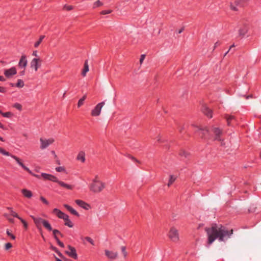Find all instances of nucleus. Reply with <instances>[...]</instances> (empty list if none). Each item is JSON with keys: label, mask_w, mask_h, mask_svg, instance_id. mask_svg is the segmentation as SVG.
<instances>
[{"label": "nucleus", "mask_w": 261, "mask_h": 261, "mask_svg": "<svg viewBox=\"0 0 261 261\" xmlns=\"http://www.w3.org/2000/svg\"><path fill=\"white\" fill-rule=\"evenodd\" d=\"M205 231L207 237V244H212L216 239L219 241L225 242L233 233V230H229L222 225L213 224L209 227H205Z\"/></svg>", "instance_id": "nucleus-1"}, {"label": "nucleus", "mask_w": 261, "mask_h": 261, "mask_svg": "<svg viewBox=\"0 0 261 261\" xmlns=\"http://www.w3.org/2000/svg\"><path fill=\"white\" fill-rule=\"evenodd\" d=\"M106 187V184L100 180L98 176H96L92 180V182L89 185V190L95 193L101 192Z\"/></svg>", "instance_id": "nucleus-2"}, {"label": "nucleus", "mask_w": 261, "mask_h": 261, "mask_svg": "<svg viewBox=\"0 0 261 261\" xmlns=\"http://www.w3.org/2000/svg\"><path fill=\"white\" fill-rule=\"evenodd\" d=\"M168 237L173 242H178L179 241V234L178 229L174 227H171L168 233Z\"/></svg>", "instance_id": "nucleus-3"}, {"label": "nucleus", "mask_w": 261, "mask_h": 261, "mask_svg": "<svg viewBox=\"0 0 261 261\" xmlns=\"http://www.w3.org/2000/svg\"><path fill=\"white\" fill-rule=\"evenodd\" d=\"M105 105V102L104 101L98 103L91 111V115L94 117L99 116L101 113V109Z\"/></svg>", "instance_id": "nucleus-4"}, {"label": "nucleus", "mask_w": 261, "mask_h": 261, "mask_svg": "<svg viewBox=\"0 0 261 261\" xmlns=\"http://www.w3.org/2000/svg\"><path fill=\"white\" fill-rule=\"evenodd\" d=\"M55 141L54 139L49 138L48 139H44L42 138H40V142L41 143L40 148L41 149H44L47 148L49 145L51 144Z\"/></svg>", "instance_id": "nucleus-5"}, {"label": "nucleus", "mask_w": 261, "mask_h": 261, "mask_svg": "<svg viewBox=\"0 0 261 261\" xmlns=\"http://www.w3.org/2000/svg\"><path fill=\"white\" fill-rule=\"evenodd\" d=\"M213 132L214 134V139L215 140L222 142L223 139H222V130L220 129L219 128L217 127H214L213 128Z\"/></svg>", "instance_id": "nucleus-6"}, {"label": "nucleus", "mask_w": 261, "mask_h": 261, "mask_svg": "<svg viewBox=\"0 0 261 261\" xmlns=\"http://www.w3.org/2000/svg\"><path fill=\"white\" fill-rule=\"evenodd\" d=\"M42 60L40 58H34L30 63L31 67L37 71L41 66Z\"/></svg>", "instance_id": "nucleus-7"}, {"label": "nucleus", "mask_w": 261, "mask_h": 261, "mask_svg": "<svg viewBox=\"0 0 261 261\" xmlns=\"http://www.w3.org/2000/svg\"><path fill=\"white\" fill-rule=\"evenodd\" d=\"M32 219L33 220L36 226V227L39 229L40 230H41V224H43L44 222L45 221V219H43L40 217H35L33 216H30Z\"/></svg>", "instance_id": "nucleus-8"}, {"label": "nucleus", "mask_w": 261, "mask_h": 261, "mask_svg": "<svg viewBox=\"0 0 261 261\" xmlns=\"http://www.w3.org/2000/svg\"><path fill=\"white\" fill-rule=\"evenodd\" d=\"M11 156L14 159L17 163L21 166L23 169H24L25 171H28L30 174H32V171L28 168L22 162L21 160L18 158L17 156L11 155Z\"/></svg>", "instance_id": "nucleus-9"}, {"label": "nucleus", "mask_w": 261, "mask_h": 261, "mask_svg": "<svg viewBox=\"0 0 261 261\" xmlns=\"http://www.w3.org/2000/svg\"><path fill=\"white\" fill-rule=\"evenodd\" d=\"M68 248L69 250L66 251V253L67 254L71 257H72L74 259H76L77 257V255L75 248L71 247L70 245L68 246Z\"/></svg>", "instance_id": "nucleus-10"}, {"label": "nucleus", "mask_w": 261, "mask_h": 261, "mask_svg": "<svg viewBox=\"0 0 261 261\" xmlns=\"http://www.w3.org/2000/svg\"><path fill=\"white\" fill-rule=\"evenodd\" d=\"M41 176L45 179L54 181L58 184H59V182L60 181L56 177L51 174L42 173L41 174Z\"/></svg>", "instance_id": "nucleus-11"}, {"label": "nucleus", "mask_w": 261, "mask_h": 261, "mask_svg": "<svg viewBox=\"0 0 261 261\" xmlns=\"http://www.w3.org/2000/svg\"><path fill=\"white\" fill-rule=\"evenodd\" d=\"M247 0H236L234 2V4L233 5L232 3L230 4V8L231 10L233 11H237L238 9L236 6H240L242 7L243 6V4L245 3Z\"/></svg>", "instance_id": "nucleus-12"}, {"label": "nucleus", "mask_w": 261, "mask_h": 261, "mask_svg": "<svg viewBox=\"0 0 261 261\" xmlns=\"http://www.w3.org/2000/svg\"><path fill=\"white\" fill-rule=\"evenodd\" d=\"M105 255L109 259H115L118 257V254L117 252H113L108 250H105Z\"/></svg>", "instance_id": "nucleus-13"}, {"label": "nucleus", "mask_w": 261, "mask_h": 261, "mask_svg": "<svg viewBox=\"0 0 261 261\" xmlns=\"http://www.w3.org/2000/svg\"><path fill=\"white\" fill-rule=\"evenodd\" d=\"M16 69L14 67H13L9 69L5 70L4 71V74L8 78L10 77L12 75L16 74Z\"/></svg>", "instance_id": "nucleus-14"}, {"label": "nucleus", "mask_w": 261, "mask_h": 261, "mask_svg": "<svg viewBox=\"0 0 261 261\" xmlns=\"http://www.w3.org/2000/svg\"><path fill=\"white\" fill-rule=\"evenodd\" d=\"M28 61L25 55H22L18 63V66L23 69H25L27 65Z\"/></svg>", "instance_id": "nucleus-15"}, {"label": "nucleus", "mask_w": 261, "mask_h": 261, "mask_svg": "<svg viewBox=\"0 0 261 261\" xmlns=\"http://www.w3.org/2000/svg\"><path fill=\"white\" fill-rule=\"evenodd\" d=\"M75 202L79 206L82 207L85 210H88L90 208V206L89 204L82 200L76 199Z\"/></svg>", "instance_id": "nucleus-16"}, {"label": "nucleus", "mask_w": 261, "mask_h": 261, "mask_svg": "<svg viewBox=\"0 0 261 261\" xmlns=\"http://www.w3.org/2000/svg\"><path fill=\"white\" fill-rule=\"evenodd\" d=\"M53 213L55 214L57 216V217L60 219H63V220L67 219V215L64 214L58 208L54 209Z\"/></svg>", "instance_id": "nucleus-17"}, {"label": "nucleus", "mask_w": 261, "mask_h": 261, "mask_svg": "<svg viewBox=\"0 0 261 261\" xmlns=\"http://www.w3.org/2000/svg\"><path fill=\"white\" fill-rule=\"evenodd\" d=\"M202 111L203 113L207 117L210 118L212 117V110L209 109L207 106H203L202 107Z\"/></svg>", "instance_id": "nucleus-18"}, {"label": "nucleus", "mask_w": 261, "mask_h": 261, "mask_svg": "<svg viewBox=\"0 0 261 261\" xmlns=\"http://www.w3.org/2000/svg\"><path fill=\"white\" fill-rule=\"evenodd\" d=\"M198 129V132L199 133V135L201 137L203 138L205 136V134L208 133V130L206 127H201L196 126Z\"/></svg>", "instance_id": "nucleus-19"}, {"label": "nucleus", "mask_w": 261, "mask_h": 261, "mask_svg": "<svg viewBox=\"0 0 261 261\" xmlns=\"http://www.w3.org/2000/svg\"><path fill=\"white\" fill-rule=\"evenodd\" d=\"M21 193L23 195L27 198H31L33 196L32 192L27 189H22Z\"/></svg>", "instance_id": "nucleus-20"}, {"label": "nucleus", "mask_w": 261, "mask_h": 261, "mask_svg": "<svg viewBox=\"0 0 261 261\" xmlns=\"http://www.w3.org/2000/svg\"><path fill=\"white\" fill-rule=\"evenodd\" d=\"M76 159L79 161H81L82 163L85 162V153L83 151H81L79 152Z\"/></svg>", "instance_id": "nucleus-21"}, {"label": "nucleus", "mask_w": 261, "mask_h": 261, "mask_svg": "<svg viewBox=\"0 0 261 261\" xmlns=\"http://www.w3.org/2000/svg\"><path fill=\"white\" fill-rule=\"evenodd\" d=\"M247 27L246 26H244L240 28L239 30V36L241 37H243L245 36V35L247 33Z\"/></svg>", "instance_id": "nucleus-22"}, {"label": "nucleus", "mask_w": 261, "mask_h": 261, "mask_svg": "<svg viewBox=\"0 0 261 261\" xmlns=\"http://www.w3.org/2000/svg\"><path fill=\"white\" fill-rule=\"evenodd\" d=\"M64 206L68 211H69L72 214H73V215H74L75 216H79V213L75 210H74L72 207H71L70 206L65 204L64 205Z\"/></svg>", "instance_id": "nucleus-23"}, {"label": "nucleus", "mask_w": 261, "mask_h": 261, "mask_svg": "<svg viewBox=\"0 0 261 261\" xmlns=\"http://www.w3.org/2000/svg\"><path fill=\"white\" fill-rule=\"evenodd\" d=\"M89 66L88 64V61H86L84 64V69H83V71L82 72V75L83 76H85L86 75L87 72L89 71Z\"/></svg>", "instance_id": "nucleus-24"}, {"label": "nucleus", "mask_w": 261, "mask_h": 261, "mask_svg": "<svg viewBox=\"0 0 261 261\" xmlns=\"http://www.w3.org/2000/svg\"><path fill=\"white\" fill-rule=\"evenodd\" d=\"M177 176L174 175H170L169 176V179L167 184L168 187H170L171 185L176 180Z\"/></svg>", "instance_id": "nucleus-25"}, {"label": "nucleus", "mask_w": 261, "mask_h": 261, "mask_svg": "<svg viewBox=\"0 0 261 261\" xmlns=\"http://www.w3.org/2000/svg\"><path fill=\"white\" fill-rule=\"evenodd\" d=\"M59 184L63 187H64L67 189H69V190H72L73 189V186H72V185H68V184H67L62 181H60L59 182Z\"/></svg>", "instance_id": "nucleus-26"}, {"label": "nucleus", "mask_w": 261, "mask_h": 261, "mask_svg": "<svg viewBox=\"0 0 261 261\" xmlns=\"http://www.w3.org/2000/svg\"><path fill=\"white\" fill-rule=\"evenodd\" d=\"M42 225L47 230L51 231L53 230L51 225L47 220H45Z\"/></svg>", "instance_id": "nucleus-27"}, {"label": "nucleus", "mask_w": 261, "mask_h": 261, "mask_svg": "<svg viewBox=\"0 0 261 261\" xmlns=\"http://www.w3.org/2000/svg\"><path fill=\"white\" fill-rule=\"evenodd\" d=\"M179 155H180L181 157H184L185 158H187L190 155V153L185 150H180L179 152Z\"/></svg>", "instance_id": "nucleus-28"}, {"label": "nucleus", "mask_w": 261, "mask_h": 261, "mask_svg": "<svg viewBox=\"0 0 261 261\" xmlns=\"http://www.w3.org/2000/svg\"><path fill=\"white\" fill-rule=\"evenodd\" d=\"M64 220L65 222V225L71 228L73 227V224L71 222V221L69 219V217L68 215L67 216V219H64Z\"/></svg>", "instance_id": "nucleus-29"}, {"label": "nucleus", "mask_w": 261, "mask_h": 261, "mask_svg": "<svg viewBox=\"0 0 261 261\" xmlns=\"http://www.w3.org/2000/svg\"><path fill=\"white\" fill-rule=\"evenodd\" d=\"M45 36L42 35L40 37V38L38 41L36 42L34 44V47L37 48L39 46L41 42H42V40L44 38Z\"/></svg>", "instance_id": "nucleus-30"}, {"label": "nucleus", "mask_w": 261, "mask_h": 261, "mask_svg": "<svg viewBox=\"0 0 261 261\" xmlns=\"http://www.w3.org/2000/svg\"><path fill=\"white\" fill-rule=\"evenodd\" d=\"M86 98V95H85L79 100V102L77 103V107L79 108L83 105L84 101L85 100Z\"/></svg>", "instance_id": "nucleus-31"}, {"label": "nucleus", "mask_w": 261, "mask_h": 261, "mask_svg": "<svg viewBox=\"0 0 261 261\" xmlns=\"http://www.w3.org/2000/svg\"><path fill=\"white\" fill-rule=\"evenodd\" d=\"M16 86L18 88H22L24 86V82L21 80H18Z\"/></svg>", "instance_id": "nucleus-32"}, {"label": "nucleus", "mask_w": 261, "mask_h": 261, "mask_svg": "<svg viewBox=\"0 0 261 261\" xmlns=\"http://www.w3.org/2000/svg\"><path fill=\"white\" fill-rule=\"evenodd\" d=\"M103 5L102 3H101L100 1L97 0L93 4V8H95L98 7H100Z\"/></svg>", "instance_id": "nucleus-33"}, {"label": "nucleus", "mask_w": 261, "mask_h": 261, "mask_svg": "<svg viewBox=\"0 0 261 261\" xmlns=\"http://www.w3.org/2000/svg\"><path fill=\"white\" fill-rule=\"evenodd\" d=\"M121 251L124 257L125 258L127 255V253L126 251V247L125 246H122L121 247Z\"/></svg>", "instance_id": "nucleus-34"}, {"label": "nucleus", "mask_w": 261, "mask_h": 261, "mask_svg": "<svg viewBox=\"0 0 261 261\" xmlns=\"http://www.w3.org/2000/svg\"><path fill=\"white\" fill-rule=\"evenodd\" d=\"M8 209L10 210V212H11V215L12 216H13V217H16V218H18V219H19V218H20V217L18 215V214H17L16 213H15V212H14V211L12 210V209L11 208L9 207V208H8Z\"/></svg>", "instance_id": "nucleus-35"}, {"label": "nucleus", "mask_w": 261, "mask_h": 261, "mask_svg": "<svg viewBox=\"0 0 261 261\" xmlns=\"http://www.w3.org/2000/svg\"><path fill=\"white\" fill-rule=\"evenodd\" d=\"M0 152L2 153L4 155H7V156H11L12 154H10L9 152L6 151L2 148L0 147Z\"/></svg>", "instance_id": "nucleus-36"}, {"label": "nucleus", "mask_w": 261, "mask_h": 261, "mask_svg": "<svg viewBox=\"0 0 261 261\" xmlns=\"http://www.w3.org/2000/svg\"><path fill=\"white\" fill-rule=\"evenodd\" d=\"M51 231H53L54 237H57V234H60L62 236V233L57 229H53Z\"/></svg>", "instance_id": "nucleus-37"}, {"label": "nucleus", "mask_w": 261, "mask_h": 261, "mask_svg": "<svg viewBox=\"0 0 261 261\" xmlns=\"http://www.w3.org/2000/svg\"><path fill=\"white\" fill-rule=\"evenodd\" d=\"M12 115H13V114H12V113H11L10 112L4 113L3 114V116L4 117H7V118H10L12 116Z\"/></svg>", "instance_id": "nucleus-38"}, {"label": "nucleus", "mask_w": 261, "mask_h": 261, "mask_svg": "<svg viewBox=\"0 0 261 261\" xmlns=\"http://www.w3.org/2000/svg\"><path fill=\"white\" fill-rule=\"evenodd\" d=\"M6 233L8 236L11 237L12 240H15V237L10 231L9 230L7 229L6 231Z\"/></svg>", "instance_id": "nucleus-39"}, {"label": "nucleus", "mask_w": 261, "mask_h": 261, "mask_svg": "<svg viewBox=\"0 0 261 261\" xmlns=\"http://www.w3.org/2000/svg\"><path fill=\"white\" fill-rule=\"evenodd\" d=\"M12 247V245L10 243H7L5 245V249L8 250Z\"/></svg>", "instance_id": "nucleus-40"}, {"label": "nucleus", "mask_w": 261, "mask_h": 261, "mask_svg": "<svg viewBox=\"0 0 261 261\" xmlns=\"http://www.w3.org/2000/svg\"><path fill=\"white\" fill-rule=\"evenodd\" d=\"M57 172H65V169L64 167H59L56 168Z\"/></svg>", "instance_id": "nucleus-41"}, {"label": "nucleus", "mask_w": 261, "mask_h": 261, "mask_svg": "<svg viewBox=\"0 0 261 261\" xmlns=\"http://www.w3.org/2000/svg\"><path fill=\"white\" fill-rule=\"evenodd\" d=\"M19 220H20V221L22 222V223L23 224L24 228L25 229H27L28 228V224L26 222V221H25L23 219H22L21 218H19Z\"/></svg>", "instance_id": "nucleus-42"}, {"label": "nucleus", "mask_w": 261, "mask_h": 261, "mask_svg": "<svg viewBox=\"0 0 261 261\" xmlns=\"http://www.w3.org/2000/svg\"><path fill=\"white\" fill-rule=\"evenodd\" d=\"M14 107L19 110H21L22 106L20 104L16 103L14 104Z\"/></svg>", "instance_id": "nucleus-43"}, {"label": "nucleus", "mask_w": 261, "mask_h": 261, "mask_svg": "<svg viewBox=\"0 0 261 261\" xmlns=\"http://www.w3.org/2000/svg\"><path fill=\"white\" fill-rule=\"evenodd\" d=\"M112 12V10H103L100 13L102 15H106L108 14H110Z\"/></svg>", "instance_id": "nucleus-44"}, {"label": "nucleus", "mask_w": 261, "mask_h": 261, "mask_svg": "<svg viewBox=\"0 0 261 261\" xmlns=\"http://www.w3.org/2000/svg\"><path fill=\"white\" fill-rule=\"evenodd\" d=\"M40 199L45 204H47V205L48 204V201L45 198H44L43 196H41Z\"/></svg>", "instance_id": "nucleus-45"}, {"label": "nucleus", "mask_w": 261, "mask_h": 261, "mask_svg": "<svg viewBox=\"0 0 261 261\" xmlns=\"http://www.w3.org/2000/svg\"><path fill=\"white\" fill-rule=\"evenodd\" d=\"M5 216L6 218H7V219H8V220L10 222V223H13L14 222V219H12V218H11L10 217H8V215L7 214H5Z\"/></svg>", "instance_id": "nucleus-46"}, {"label": "nucleus", "mask_w": 261, "mask_h": 261, "mask_svg": "<svg viewBox=\"0 0 261 261\" xmlns=\"http://www.w3.org/2000/svg\"><path fill=\"white\" fill-rule=\"evenodd\" d=\"M233 118H234V117L232 116H230L229 117H226L228 125H230V120L233 119Z\"/></svg>", "instance_id": "nucleus-47"}, {"label": "nucleus", "mask_w": 261, "mask_h": 261, "mask_svg": "<svg viewBox=\"0 0 261 261\" xmlns=\"http://www.w3.org/2000/svg\"><path fill=\"white\" fill-rule=\"evenodd\" d=\"M85 239H86L87 241H88L90 243H91V244L94 245V242H93V240H92V239H91L90 237H86L85 238Z\"/></svg>", "instance_id": "nucleus-48"}, {"label": "nucleus", "mask_w": 261, "mask_h": 261, "mask_svg": "<svg viewBox=\"0 0 261 261\" xmlns=\"http://www.w3.org/2000/svg\"><path fill=\"white\" fill-rule=\"evenodd\" d=\"M64 9L68 10V11H69V10H71L73 9V7L72 6H66V5H65L64 7Z\"/></svg>", "instance_id": "nucleus-49"}, {"label": "nucleus", "mask_w": 261, "mask_h": 261, "mask_svg": "<svg viewBox=\"0 0 261 261\" xmlns=\"http://www.w3.org/2000/svg\"><path fill=\"white\" fill-rule=\"evenodd\" d=\"M145 58V55H142L141 56V58L140 59V64H142V63H143Z\"/></svg>", "instance_id": "nucleus-50"}, {"label": "nucleus", "mask_w": 261, "mask_h": 261, "mask_svg": "<svg viewBox=\"0 0 261 261\" xmlns=\"http://www.w3.org/2000/svg\"><path fill=\"white\" fill-rule=\"evenodd\" d=\"M6 92V88L3 87H0V92L5 93Z\"/></svg>", "instance_id": "nucleus-51"}, {"label": "nucleus", "mask_w": 261, "mask_h": 261, "mask_svg": "<svg viewBox=\"0 0 261 261\" xmlns=\"http://www.w3.org/2000/svg\"><path fill=\"white\" fill-rule=\"evenodd\" d=\"M58 244H59V245L60 247H63H63H64V244H63L62 242H61V241H60V242H59Z\"/></svg>", "instance_id": "nucleus-52"}, {"label": "nucleus", "mask_w": 261, "mask_h": 261, "mask_svg": "<svg viewBox=\"0 0 261 261\" xmlns=\"http://www.w3.org/2000/svg\"><path fill=\"white\" fill-rule=\"evenodd\" d=\"M32 55H33V56H35V57H37V56H38V55H37V51H33Z\"/></svg>", "instance_id": "nucleus-53"}, {"label": "nucleus", "mask_w": 261, "mask_h": 261, "mask_svg": "<svg viewBox=\"0 0 261 261\" xmlns=\"http://www.w3.org/2000/svg\"><path fill=\"white\" fill-rule=\"evenodd\" d=\"M31 174V175H32L33 176H35V177H37V178H40L39 175H37V174H35L33 173L32 172V174Z\"/></svg>", "instance_id": "nucleus-54"}, {"label": "nucleus", "mask_w": 261, "mask_h": 261, "mask_svg": "<svg viewBox=\"0 0 261 261\" xmlns=\"http://www.w3.org/2000/svg\"><path fill=\"white\" fill-rule=\"evenodd\" d=\"M234 46H235V45L234 44H232L231 46H230L229 49L228 50V51L227 53H226V54H225V56L226 55V54L229 52V51L231 49L232 47H233Z\"/></svg>", "instance_id": "nucleus-55"}, {"label": "nucleus", "mask_w": 261, "mask_h": 261, "mask_svg": "<svg viewBox=\"0 0 261 261\" xmlns=\"http://www.w3.org/2000/svg\"><path fill=\"white\" fill-rule=\"evenodd\" d=\"M56 252L58 254V255H59L60 257H63V255H62V254L60 252L58 251H57V250H56Z\"/></svg>", "instance_id": "nucleus-56"}, {"label": "nucleus", "mask_w": 261, "mask_h": 261, "mask_svg": "<svg viewBox=\"0 0 261 261\" xmlns=\"http://www.w3.org/2000/svg\"><path fill=\"white\" fill-rule=\"evenodd\" d=\"M220 44V43L218 41L215 44L214 48Z\"/></svg>", "instance_id": "nucleus-57"}, {"label": "nucleus", "mask_w": 261, "mask_h": 261, "mask_svg": "<svg viewBox=\"0 0 261 261\" xmlns=\"http://www.w3.org/2000/svg\"><path fill=\"white\" fill-rule=\"evenodd\" d=\"M183 31H184V28H181V29L178 30V33L179 34H180Z\"/></svg>", "instance_id": "nucleus-58"}, {"label": "nucleus", "mask_w": 261, "mask_h": 261, "mask_svg": "<svg viewBox=\"0 0 261 261\" xmlns=\"http://www.w3.org/2000/svg\"><path fill=\"white\" fill-rule=\"evenodd\" d=\"M0 81H5V79L2 76H0Z\"/></svg>", "instance_id": "nucleus-59"}, {"label": "nucleus", "mask_w": 261, "mask_h": 261, "mask_svg": "<svg viewBox=\"0 0 261 261\" xmlns=\"http://www.w3.org/2000/svg\"><path fill=\"white\" fill-rule=\"evenodd\" d=\"M24 72H25V69H23V70L20 72V74L21 75H23L24 74Z\"/></svg>", "instance_id": "nucleus-60"}, {"label": "nucleus", "mask_w": 261, "mask_h": 261, "mask_svg": "<svg viewBox=\"0 0 261 261\" xmlns=\"http://www.w3.org/2000/svg\"><path fill=\"white\" fill-rule=\"evenodd\" d=\"M156 139L159 142L160 141V135H158V137H156Z\"/></svg>", "instance_id": "nucleus-61"}, {"label": "nucleus", "mask_w": 261, "mask_h": 261, "mask_svg": "<svg viewBox=\"0 0 261 261\" xmlns=\"http://www.w3.org/2000/svg\"><path fill=\"white\" fill-rule=\"evenodd\" d=\"M55 239H56V240L58 244L59 243V242H60V241L59 240L58 237H55Z\"/></svg>", "instance_id": "nucleus-62"}, {"label": "nucleus", "mask_w": 261, "mask_h": 261, "mask_svg": "<svg viewBox=\"0 0 261 261\" xmlns=\"http://www.w3.org/2000/svg\"><path fill=\"white\" fill-rule=\"evenodd\" d=\"M0 128H3L4 125L0 122Z\"/></svg>", "instance_id": "nucleus-63"}, {"label": "nucleus", "mask_w": 261, "mask_h": 261, "mask_svg": "<svg viewBox=\"0 0 261 261\" xmlns=\"http://www.w3.org/2000/svg\"><path fill=\"white\" fill-rule=\"evenodd\" d=\"M56 261H62V260L58 258H56Z\"/></svg>", "instance_id": "nucleus-64"}]
</instances>
